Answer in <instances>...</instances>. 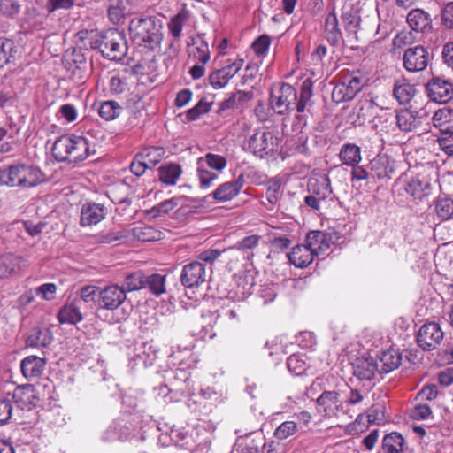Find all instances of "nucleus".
<instances>
[{
  "label": "nucleus",
  "instance_id": "nucleus-1",
  "mask_svg": "<svg viewBox=\"0 0 453 453\" xmlns=\"http://www.w3.org/2000/svg\"><path fill=\"white\" fill-rule=\"evenodd\" d=\"M162 28V21L156 16L134 18L129 23L130 39L141 50L153 51L163 40Z\"/></svg>",
  "mask_w": 453,
  "mask_h": 453
},
{
  "label": "nucleus",
  "instance_id": "nucleus-55",
  "mask_svg": "<svg viewBox=\"0 0 453 453\" xmlns=\"http://www.w3.org/2000/svg\"><path fill=\"white\" fill-rule=\"evenodd\" d=\"M296 424L294 421H285L274 431V436L279 440L287 439L296 432Z\"/></svg>",
  "mask_w": 453,
  "mask_h": 453
},
{
  "label": "nucleus",
  "instance_id": "nucleus-60",
  "mask_svg": "<svg viewBox=\"0 0 453 453\" xmlns=\"http://www.w3.org/2000/svg\"><path fill=\"white\" fill-rule=\"evenodd\" d=\"M414 33L411 29L400 31L393 39L394 45L397 48H402L413 43L416 39Z\"/></svg>",
  "mask_w": 453,
  "mask_h": 453
},
{
  "label": "nucleus",
  "instance_id": "nucleus-64",
  "mask_svg": "<svg viewBox=\"0 0 453 453\" xmlns=\"http://www.w3.org/2000/svg\"><path fill=\"white\" fill-rule=\"evenodd\" d=\"M441 25L447 29H453V1L449 2L441 11Z\"/></svg>",
  "mask_w": 453,
  "mask_h": 453
},
{
  "label": "nucleus",
  "instance_id": "nucleus-54",
  "mask_svg": "<svg viewBox=\"0 0 453 453\" xmlns=\"http://www.w3.org/2000/svg\"><path fill=\"white\" fill-rule=\"evenodd\" d=\"M192 40L193 44H197L198 41L200 42V44L196 46L197 53L195 54V58H197V60L201 62L203 65L206 64L211 58L207 42L200 35H198L196 40L195 38H193Z\"/></svg>",
  "mask_w": 453,
  "mask_h": 453
},
{
  "label": "nucleus",
  "instance_id": "nucleus-44",
  "mask_svg": "<svg viewBox=\"0 0 453 453\" xmlns=\"http://www.w3.org/2000/svg\"><path fill=\"white\" fill-rule=\"evenodd\" d=\"M19 266V258L12 254H5L0 257V279L8 277L16 271Z\"/></svg>",
  "mask_w": 453,
  "mask_h": 453
},
{
  "label": "nucleus",
  "instance_id": "nucleus-36",
  "mask_svg": "<svg viewBox=\"0 0 453 453\" xmlns=\"http://www.w3.org/2000/svg\"><path fill=\"white\" fill-rule=\"evenodd\" d=\"M52 339V333L48 327L36 326L30 330V347H47Z\"/></svg>",
  "mask_w": 453,
  "mask_h": 453
},
{
  "label": "nucleus",
  "instance_id": "nucleus-18",
  "mask_svg": "<svg viewBox=\"0 0 453 453\" xmlns=\"http://www.w3.org/2000/svg\"><path fill=\"white\" fill-rule=\"evenodd\" d=\"M369 169L372 176V183L375 179L388 180L392 178L394 167L389 158L384 156H379L371 160Z\"/></svg>",
  "mask_w": 453,
  "mask_h": 453
},
{
  "label": "nucleus",
  "instance_id": "nucleus-28",
  "mask_svg": "<svg viewBox=\"0 0 453 453\" xmlns=\"http://www.w3.org/2000/svg\"><path fill=\"white\" fill-rule=\"evenodd\" d=\"M95 150H91L87 138L73 134L72 163L81 162L87 159L90 155L95 154Z\"/></svg>",
  "mask_w": 453,
  "mask_h": 453
},
{
  "label": "nucleus",
  "instance_id": "nucleus-2",
  "mask_svg": "<svg viewBox=\"0 0 453 453\" xmlns=\"http://www.w3.org/2000/svg\"><path fill=\"white\" fill-rule=\"evenodd\" d=\"M92 50H98L104 58L120 61L127 52V42L123 32L116 28L108 29L89 41Z\"/></svg>",
  "mask_w": 453,
  "mask_h": 453
},
{
  "label": "nucleus",
  "instance_id": "nucleus-51",
  "mask_svg": "<svg viewBox=\"0 0 453 453\" xmlns=\"http://www.w3.org/2000/svg\"><path fill=\"white\" fill-rule=\"evenodd\" d=\"M13 42L8 39L0 38V68H3L12 58Z\"/></svg>",
  "mask_w": 453,
  "mask_h": 453
},
{
  "label": "nucleus",
  "instance_id": "nucleus-21",
  "mask_svg": "<svg viewBox=\"0 0 453 453\" xmlns=\"http://www.w3.org/2000/svg\"><path fill=\"white\" fill-rule=\"evenodd\" d=\"M305 242L315 255L319 256L329 249L331 236L319 230L310 231L306 235Z\"/></svg>",
  "mask_w": 453,
  "mask_h": 453
},
{
  "label": "nucleus",
  "instance_id": "nucleus-42",
  "mask_svg": "<svg viewBox=\"0 0 453 453\" xmlns=\"http://www.w3.org/2000/svg\"><path fill=\"white\" fill-rule=\"evenodd\" d=\"M189 19L188 11L182 9L176 15H174L168 23L170 34L174 38H179L181 35L184 24Z\"/></svg>",
  "mask_w": 453,
  "mask_h": 453
},
{
  "label": "nucleus",
  "instance_id": "nucleus-15",
  "mask_svg": "<svg viewBox=\"0 0 453 453\" xmlns=\"http://www.w3.org/2000/svg\"><path fill=\"white\" fill-rule=\"evenodd\" d=\"M410 28L415 33L427 34L433 30L431 15L420 8L411 10L406 17Z\"/></svg>",
  "mask_w": 453,
  "mask_h": 453
},
{
  "label": "nucleus",
  "instance_id": "nucleus-19",
  "mask_svg": "<svg viewBox=\"0 0 453 453\" xmlns=\"http://www.w3.org/2000/svg\"><path fill=\"white\" fill-rule=\"evenodd\" d=\"M73 146V134L62 135L58 137L53 143L51 151L54 158L58 162L72 163Z\"/></svg>",
  "mask_w": 453,
  "mask_h": 453
},
{
  "label": "nucleus",
  "instance_id": "nucleus-7",
  "mask_svg": "<svg viewBox=\"0 0 453 453\" xmlns=\"http://www.w3.org/2000/svg\"><path fill=\"white\" fill-rule=\"evenodd\" d=\"M277 138L270 131H256L248 140V150L263 158L274 151Z\"/></svg>",
  "mask_w": 453,
  "mask_h": 453
},
{
  "label": "nucleus",
  "instance_id": "nucleus-37",
  "mask_svg": "<svg viewBox=\"0 0 453 453\" xmlns=\"http://www.w3.org/2000/svg\"><path fill=\"white\" fill-rule=\"evenodd\" d=\"M415 91L413 85L404 81H397L395 83L393 94L400 104H406L410 103Z\"/></svg>",
  "mask_w": 453,
  "mask_h": 453
},
{
  "label": "nucleus",
  "instance_id": "nucleus-25",
  "mask_svg": "<svg viewBox=\"0 0 453 453\" xmlns=\"http://www.w3.org/2000/svg\"><path fill=\"white\" fill-rule=\"evenodd\" d=\"M341 18L347 32L357 33L361 20L357 7L352 4H345L342 9Z\"/></svg>",
  "mask_w": 453,
  "mask_h": 453
},
{
  "label": "nucleus",
  "instance_id": "nucleus-61",
  "mask_svg": "<svg viewBox=\"0 0 453 453\" xmlns=\"http://www.w3.org/2000/svg\"><path fill=\"white\" fill-rule=\"evenodd\" d=\"M270 44V36L267 35H262L253 42L251 47L256 55L264 56L267 53Z\"/></svg>",
  "mask_w": 453,
  "mask_h": 453
},
{
  "label": "nucleus",
  "instance_id": "nucleus-16",
  "mask_svg": "<svg viewBox=\"0 0 453 453\" xmlns=\"http://www.w3.org/2000/svg\"><path fill=\"white\" fill-rule=\"evenodd\" d=\"M106 215L104 204L94 202L85 203L81 210L80 224L81 226H90L102 221Z\"/></svg>",
  "mask_w": 453,
  "mask_h": 453
},
{
  "label": "nucleus",
  "instance_id": "nucleus-24",
  "mask_svg": "<svg viewBox=\"0 0 453 453\" xmlns=\"http://www.w3.org/2000/svg\"><path fill=\"white\" fill-rule=\"evenodd\" d=\"M379 363V373L387 374L399 367L402 355L395 349L381 351L376 359Z\"/></svg>",
  "mask_w": 453,
  "mask_h": 453
},
{
  "label": "nucleus",
  "instance_id": "nucleus-12",
  "mask_svg": "<svg viewBox=\"0 0 453 453\" xmlns=\"http://www.w3.org/2000/svg\"><path fill=\"white\" fill-rule=\"evenodd\" d=\"M206 280L205 265L200 261H192L182 267L180 282L186 288H196Z\"/></svg>",
  "mask_w": 453,
  "mask_h": 453
},
{
  "label": "nucleus",
  "instance_id": "nucleus-22",
  "mask_svg": "<svg viewBox=\"0 0 453 453\" xmlns=\"http://www.w3.org/2000/svg\"><path fill=\"white\" fill-rule=\"evenodd\" d=\"M316 255L305 245H296L288 254L289 263L297 268H304L310 265Z\"/></svg>",
  "mask_w": 453,
  "mask_h": 453
},
{
  "label": "nucleus",
  "instance_id": "nucleus-40",
  "mask_svg": "<svg viewBox=\"0 0 453 453\" xmlns=\"http://www.w3.org/2000/svg\"><path fill=\"white\" fill-rule=\"evenodd\" d=\"M30 411L34 408L41 407L47 399V385L42 383H30Z\"/></svg>",
  "mask_w": 453,
  "mask_h": 453
},
{
  "label": "nucleus",
  "instance_id": "nucleus-32",
  "mask_svg": "<svg viewBox=\"0 0 453 453\" xmlns=\"http://www.w3.org/2000/svg\"><path fill=\"white\" fill-rule=\"evenodd\" d=\"M405 440L400 433L392 432L382 439L383 453H403Z\"/></svg>",
  "mask_w": 453,
  "mask_h": 453
},
{
  "label": "nucleus",
  "instance_id": "nucleus-34",
  "mask_svg": "<svg viewBox=\"0 0 453 453\" xmlns=\"http://www.w3.org/2000/svg\"><path fill=\"white\" fill-rule=\"evenodd\" d=\"M131 430L121 421H114L104 433L103 440L112 441L116 440L126 441L129 438Z\"/></svg>",
  "mask_w": 453,
  "mask_h": 453
},
{
  "label": "nucleus",
  "instance_id": "nucleus-9",
  "mask_svg": "<svg viewBox=\"0 0 453 453\" xmlns=\"http://www.w3.org/2000/svg\"><path fill=\"white\" fill-rule=\"evenodd\" d=\"M428 97L438 104H447L453 98V84L448 80L433 77L426 85Z\"/></svg>",
  "mask_w": 453,
  "mask_h": 453
},
{
  "label": "nucleus",
  "instance_id": "nucleus-13",
  "mask_svg": "<svg viewBox=\"0 0 453 453\" xmlns=\"http://www.w3.org/2000/svg\"><path fill=\"white\" fill-rule=\"evenodd\" d=\"M244 60L236 59L230 65L211 72L208 77L210 84L214 89L225 88L229 80L233 78L242 67Z\"/></svg>",
  "mask_w": 453,
  "mask_h": 453
},
{
  "label": "nucleus",
  "instance_id": "nucleus-59",
  "mask_svg": "<svg viewBox=\"0 0 453 453\" xmlns=\"http://www.w3.org/2000/svg\"><path fill=\"white\" fill-rule=\"evenodd\" d=\"M432 415V410L427 403H418L410 411V417L415 420L427 419Z\"/></svg>",
  "mask_w": 453,
  "mask_h": 453
},
{
  "label": "nucleus",
  "instance_id": "nucleus-50",
  "mask_svg": "<svg viewBox=\"0 0 453 453\" xmlns=\"http://www.w3.org/2000/svg\"><path fill=\"white\" fill-rule=\"evenodd\" d=\"M28 389L27 384H22L18 386L13 392V401L18 409L25 411L28 407V395L27 390Z\"/></svg>",
  "mask_w": 453,
  "mask_h": 453
},
{
  "label": "nucleus",
  "instance_id": "nucleus-11",
  "mask_svg": "<svg viewBox=\"0 0 453 453\" xmlns=\"http://www.w3.org/2000/svg\"><path fill=\"white\" fill-rule=\"evenodd\" d=\"M403 66L408 72H420L426 68L430 61L427 50L418 45L407 49L403 54Z\"/></svg>",
  "mask_w": 453,
  "mask_h": 453
},
{
  "label": "nucleus",
  "instance_id": "nucleus-41",
  "mask_svg": "<svg viewBox=\"0 0 453 453\" xmlns=\"http://www.w3.org/2000/svg\"><path fill=\"white\" fill-rule=\"evenodd\" d=\"M165 275L152 273L146 275L144 288H148L152 294L159 296L165 292Z\"/></svg>",
  "mask_w": 453,
  "mask_h": 453
},
{
  "label": "nucleus",
  "instance_id": "nucleus-48",
  "mask_svg": "<svg viewBox=\"0 0 453 453\" xmlns=\"http://www.w3.org/2000/svg\"><path fill=\"white\" fill-rule=\"evenodd\" d=\"M180 199V197H173L171 199L165 200L153 206L150 211V214L154 218L166 214L178 205Z\"/></svg>",
  "mask_w": 453,
  "mask_h": 453
},
{
  "label": "nucleus",
  "instance_id": "nucleus-43",
  "mask_svg": "<svg viewBox=\"0 0 453 453\" xmlns=\"http://www.w3.org/2000/svg\"><path fill=\"white\" fill-rule=\"evenodd\" d=\"M122 111V107L113 100H108L101 103L98 108L100 117L107 121L113 120Z\"/></svg>",
  "mask_w": 453,
  "mask_h": 453
},
{
  "label": "nucleus",
  "instance_id": "nucleus-14",
  "mask_svg": "<svg viewBox=\"0 0 453 453\" xmlns=\"http://www.w3.org/2000/svg\"><path fill=\"white\" fill-rule=\"evenodd\" d=\"M27 182V167L24 164L0 169V183L10 187H23Z\"/></svg>",
  "mask_w": 453,
  "mask_h": 453
},
{
  "label": "nucleus",
  "instance_id": "nucleus-4",
  "mask_svg": "<svg viewBox=\"0 0 453 453\" xmlns=\"http://www.w3.org/2000/svg\"><path fill=\"white\" fill-rule=\"evenodd\" d=\"M63 65L69 78L77 84H83L89 76V64L81 49L67 50L63 57Z\"/></svg>",
  "mask_w": 453,
  "mask_h": 453
},
{
  "label": "nucleus",
  "instance_id": "nucleus-49",
  "mask_svg": "<svg viewBox=\"0 0 453 453\" xmlns=\"http://www.w3.org/2000/svg\"><path fill=\"white\" fill-rule=\"evenodd\" d=\"M212 103L200 100L193 108L186 112L188 121H194L200 118L201 115L208 113L211 110Z\"/></svg>",
  "mask_w": 453,
  "mask_h": 453
},
{
  "label": "nucleus",
  "instance_id": "nucleus-5",
  "mask_svg": "<svg viewBox=\"0 0 453 453\" xmlns=\"http://www.w3.org/2000/svg\"><path fill=\"white\" fill-rule=\"evenodd\" d=\"M365 80L359 70L348 73L337 82L332 91V99L336 104L352 100L362 89Z\"/></svg>",
  "mask_w": 453,
  "mask_h": 453
},
{
  "label": "nucleus",
  "instance_id": "nucleus-30",
  "mask_svg": "<svg viewBox=\"0 0 453 453\" xmlns=\"http://www.w3.org/2000/svg\"><path fill=\"white\" fill-rule=\"evenodd\" d=\"M339 401V393L337 391H324L317 399V410L324 416L330 417L334 414L333 406Z\"/></svg>",
  "mask_w": 453,
  "mask_h": 453
},
{
  "label": "nucleus",
  "instance_id": "nucleus-62",
  "mask_svg": "<svg viewBox=\"0 0 453 453\" xmlns=\"http://www.w3.org/2000/svg\"><path fill=\"white\" fill-rule=\"evenodd\" d=\"M34 291L42 299L51 301L55 298L57 286L54 283H44L37 288H35Z\"/></svg>",
  "mask_w": 453,
  "mask_h": 453
},
{
  "label": "nucleus",
  "instance_id": "nucleus-31",
  "mask_svg": "<svg viewBox=\"0 0 453 453\" xmlns=\"http://www.w3.org/2000/svg\"><path fill=\"white\" fill-rule=\"evenodd\" d=\"M339 157L343 165L356 166L362 159L361 149L354 143H345L340 150Z\"/></svg>",
  "mask_w": 453,
  "mask_h": 453
},
{
  "label": "nucleus",
  "instance_id": "nucleus-29",
  "mask_svg": "<svg viewBox=\"0 0 453 453\" xmlns=\"http://www.w3.org/2000/svg\"><path fill=\"white\" fill-rule=\"evenodd\" d=\"M396 126L402 132H411L419 124L415 112L409 109H402L395 117Z\"/></svg>",
  "mask_w": 453,
  "mask_h": 453
},
{
  "label": "nucleus",
  "instance_id": "nucleus-23",
  "mask_svg": "<svg viewBox=\"0 0 453 453\" xmlns=\"http://www.w3.org/2000/svg\"><path fill=\"white\" fill-rule=\"evenodd\" d=\"M169 436L176 446L188 449L192 451V453H194L195 450H198V449H203V448L207 447L206 442L203 444L199 443L196 445L193 438V434H188L183 429H172Z\"/></svg>",
  "mask_w": 453,
  "mask_h": 453
},
{
  "label": "nucleus",
  "instance_id": "nucleus-63",
  "mask_svg": "<svg viewBox=\"0 0 453 453\" xmlns=\"http://www.w3.org/2000/svg\"><path fill=\"white\" fill-rule=\"evenodd\" d=\"M235 109L238 108L236 106L234 96H233L231 93L227 98L224 99L219 104L217 114L223 117H226L230 115V113L234 111Z\"/></svg>",
  "mask_w": 453,
  "mask_h": 453
},
{
  "label": "nucleus",
  "instance_id": "nucleus-35",
  "mask_svg": "<svg viewBox=\"0 0 453 453\" xmlns=\"http://www.w3.org/2000/svg\"><path fill=\"white\" fill-rule=\"evenodd\" d=\"M434 204L436 216L441 220L453 219V198L447 195L439 196Z\"/></svg>",
  "mask_w": 453,
  "mask_h": 453
},
{
  "label": "nucleus",
  "instance_id": "nucleus-33",
  "mask_svg": "<svg viewBox=\"0 0 453 453\" xmlns=\"http://www.w3.org/2000/svg\"><path fill=\"white\" fill-rule=\"evenodd\" d=\"M82 319L80 308L74 303H66L58 313V319L61 324L75 325Z\"/></svg>",
  "mask_w": 453,
  "mask_h": 453
},
{
  "label": "nucleus",
  "instance_id": "nucleus-39",
  "mask_svg": "<svg viewBox=\"0 0 453 453\" xmlns=\"http://www.w3.org/2000/svg\"><path fill=\"white\" fill-rule=\"evenodd\" d=\"M146 275L142 271H136L127 274L123 283L125 293L140 290L145 288L144 280Z\"/></svg>",
  "mask_w": 453,
  "mask_h": 453
},
{
  "label": "nucleus",
  "instance_id": "nucleus-6",
  "mask_svg": "<svg viewBox=\"0 0 453 453\" xmlns=\"http://www.w3.org/2000/svg\"><path fill=\"white\" fill-rule=\"evenodd\" d=\"M444 333L439 324L429 322L424 324L417 334V343L423 350L435 349L443 340Z\"/></svg>",
  "mask_w": 453,
  "mask_h": 453
},
{
  "label": "nucleus",
  "instance_id": "nucleus-47",
  "mask_svg": "<svg viewBox=\"0 0 453 453\" xmlns=\"http://www.w3.org/2000/svg\"><path fill=\"white\" fill-rule=\"evenodd\" d=\"M287 367L292 374L300 376L304 374L307 365L301 355L293 354L287 359Z\"/></svg>",
  "mask_w": 453,
  "mask_h": 453
},
{
  "label": "nucleus",
  "instance_id": "nucleus-45",
  "mask_svg": "<svg viewBox=\"0 0 453 453\" xmlns=\"http://www.w3.org/2000/svg\"><path fill=\"white\" fill-rule=\"evenodd\" d=\"M198 160L202 165H206L217 171L223 170L227 164V160L225 157L213 153H207Z\"/></svg>",
  "mask_w": 453,
  "mask_h": 453
},
{
  "label": "nucleus",
  "instance_id": "nucleus-58",
  "mask_svg": "<svg viewBox=\"0 0 453 453\" xmlns=\"http://www.w3.org/2000/svg\"><path fill=\"white\" fill-rule=\"evenodd\" d=\"M434 125L442 127L444 124L453 121V110L442 108L436 111L433 116Z\"/></svg>",
  "mask_w": 453,
  "mask_h": 453
},
{
  "label": "nucleus",
  "instance_id": "nucleus-10",
  "mask_svg": "<svg viewBox=\"0 0 453 453\" xmlns=\"http://www.w3.org/2000/svg\"><path fill=\"white\" fill-rule=\"evenodd\" d=\"M127 299L125 289L119 285L113 284L101 288L97 304L99 308L114 311L118 309Z\"/></svg>",
  "mask_w": 453,
  "mask_h": 453
},
{
  "label": "nucleus",
  "instance_id": "nucleus-17",
  "mask_svg": "<svg viewBox=\"0 0 453 453\" xmlns=\"http://www.w3.org/2000/svg\"><path fill=\"white\" fill-rule=\"evenodd\" d=\"M353 374L359 380H371L379 372V363L373 357H358L352 364Z\"/></svg>",
  "mask_w": 453,
  "mask_h": 453
},
{
  "label": "nucleus",
  "instance_id": "nucleus-27",
  "mask_svg": "<svg viewBox=\"0 0 453 453\" xmlns=\"http://www.w3.org/2000/svg\"><path fill=\"white\" fill-rule=\"evenodd\" d=\"M159 180L165 185H175L182 173V168L179 164L167 162L161 165L158 169Z\"/></svg>",
  "mask_w": 453,
  "mask_h": 453
},
{
  "label": "nucleus",
  "instance_id": "nucleus-8",
  "mask_svg": "<svg viewBox=\"0 0 453 453\" xmlns=\"http://www.w3.org/2000/svg\"><path fill=\"white\" fill-rule=\"evenodd\" d=\"M313 95V81L311 79H305L301 85L300 95L298 102L295 107L297 111V114L295 117L293 122V129L295 131H302L304 127L307 125V117L303 114L308 104L311 102V99Z\"/></svg>",
  "mask_w": 453,
  "mask_h": 453
},
{
  "label": "nucleus",
  "instance_id": "nucleus-38",
  "mask_svg": "<svg viewBox=\"0 0 453 453\" xmlns=\"http://www.w3.org/2000/svg\"><path fill=\"white\" fill-rule=\"evenodd\" d=\"M238 194L231 181H226L220 184L211 195L206 196L203 200L212 196L217 202L223 203L232 200Z\"/></svg>",
  "mask_w": 453,
  "mask_h": 453
},
{
  "label": "nucleus",
  "instance_id": "nucleus-20",
  "mask_svg": "<svg viewBox=\"0 0 453 453\" xmlns=\"http://www.w3.org/2000/svg\"><path fill=\"white\" fill-rule=\"evenodd\" d=\"M308 187L311 196L319 198V200L326 203H328V200H332L333 191L331 181L327 175L324 174L311 180Z\"/></svg>",
  "mask_w": 453,
  "mask_h": 453
},
{
  "label": "nucleus",
  "instance_id": "nucleus-56",
  "mask_svg": "<svg viewBox=\"0 0 453 453\" xmlns=\"http://www.w3.org/2000/svg\"><path fill=\"white\" fill-rule=\"evenodd\" d=\"M260 239L261 237L257 234L248 235L237 242L233 248L242 251L253 250L257 247Z\"/></svg>",
  "mask_w": 453,
  "mask_h": 453
},
{
  "label": "nucleus",
  "instance_id": "nucleus-52",
  "mask_svg": "<svg viewBox=\"0 0 453 453\" xmlns=\"http://www.w3.org/2000/svg\"><path fill=\"white\" fill-rule=\"evenodd\" d=\"M134 235L141 242H150L157 239L158 233L150 226H138L133 229Z\"/></svg>",
  "mask_w": 453,
  "mask_h": 453
},
{
  "label": "nucleus",
  "instance_id": "nucleus-53",
  "mask_svg": "<svg viewBox=\"0 0 453 453\" xmlns=\"http://www.w3.org/2000/svg\"><path fill=\"white\" fill-rule=\"evenodd\" d=\"M197 175L200 180V187L202 188H207L213 180L218 178V175L215 173H212L207 170L206 165H202L197 161Z\"/></svg>",
  "mask_w": 453,
  "mask_h": 453
},
{
  "label": "nucleus",
  "instance_id": "nucleus-26",
  "mask_svg": "<svg viewBox=\"0 0 453 453\" xmlns=\"http://www.w3.org/2000/svg\"><path fill=\"white\" fill-rule=\"evenodd\" d=\"M430 183L418 177L411 178L405 185V191L413 200L421 201L429 194Z\"/></svg>",
  "mask_w": 453,
  "mask_h": 453
},
{
  "label": "nucleus",
  "instance_id": "nucleus-57",
  "mask_svg": "<svg viewBox=\"0 0 453 453\" xmlns=\"http://www.w3.org/2000/svg\"><path fill=\"white\" fill-rule=\"evenodd\" d=\"M441 149L448 155H453V131L442 130L441 135L438 138Z\"/></svg>",
  "mask_w": 453,
  "mask_h": 453
},
{
  "label": "nucleus",
  "instance_id": "nucleus-46",
  "mask_svg": "<svg viewBox=\"0 0 453 453\" xmlns=\"http://www.w3.org/2000/svg\"><path fill=\"white\" fill-rule=\"evenodd\" d=\"M165 150L163 147L150 146L145 148L139 155H142V159L147 161V164H151L153 166L157 165L164 157Z\"/></svg>",
  "mask_w": 453,
  "mask_h": 453
},
{
  "label": "nucleus",
  "instance_id": "nucleus-3",
  "mask_svg": "<svg viewBox=\"0 0 453 453\" xmlns=\"http://www.w3.org/2000/svg\"><path fill=\"white\" fill-rule=\"evenodd\" d=\"M299 96L294 86L280 82L270 88L269 104L278 115H287L295 110Z\"/></svg>",
  "mask_w": 453,
  "mask_h": 453
}]
</instances>
